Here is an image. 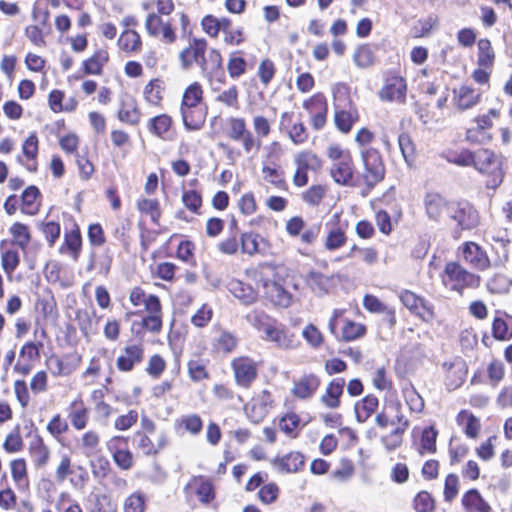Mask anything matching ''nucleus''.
<instances>
[{
    "label": "nucleus",
    "mask_w": 512,
    "mask_h": 512,
    "mask_svg": "<svg viewBox=\"0 0 512 512\" xmlns=\"http://www.w3.org/2000/svg\"><path fill=\"white\" fill-rule=\"evenodd\" d=\"M473 160L471 166L479 173L487 175L486 186L496 189L504 177L501 158L489 149H479L473 151Z\"/></svg>",
    "instance_id": "obj_1"
},
{
    "label": "nucleus",
    "mask_w": 512,
    "mask_h": 512,
    "mask_svg": "<svg viewBox=\"0 0 512 512\" xmlns=\"http://www.w3.org/2000/svg\"><path fill=\"white\" fill-rule=\"evenodd\" d=\"M334 122L336 127L343 133H348L353 125L359 120V113L356 106L348 97L347 88L339 86L334 90Z\"/></svg>",
    "instance_id": "obj_2"
},
{
    "label": "nucleus",
    "mask_w": 512,
    "mask_h": 512,
    "mask_svg": "<svg viewBox=\"0 0 512 512\" xmlns=\"http://www.w3.org/2000/svg\"><path fill=\"white\" fill-rule=\"evenodd\" d=\"M361 159L364 165L363 180L368 187H374L385 176V166L379 151L375 148H363Z\"/></svg>",
    "instance_id": "obj_3"
},
{
    "label": "nucleus",
    "mask_w": 512,
    "mask_h": 512,
    "mask_svg": "<svg viewBox=\"0 0 512 512\" xmlns=\"http://www.w3.org/2000/svg\"><path fill=\"white\" fill-rule=\"evenodd\" d=\"M375 422L380 428L397 425V429L407 430L410 426L409 420L403 414L402 404L397 398L384 401L382 411L376 415Z\"/></svg>",
    "instance_id": "obj_4"
},
{
    "label": "nucleus",
    "mask_w": 512,
    "mask_h": 512,
    "mask_svg": "<svg viewBox=\"0 0 512 512\" xmlns=\"http://www.w3.org/2000/svg\"><path fill=\"white\" fill-rule=\"evenodd\" d=\"M227 136L232 141L240 142L247 154L253 150L258 151L261 147V141L247 128L245 119L241 117L228 119Z\"/></svg>",
    "instance_id": "obj_5"
},
{
    "label": "nucleus",
    "mask_w": 512,
    "mask_h": 512,
    "mask_svg": "<svg viewBox=\"0 0 512 512\" xmlns=\"http://www.w3.org/2000/svg\"><path fill=\"white\" fill-rule=\"evenodd\" d=\"M444 282L452 283V288L455 290H462L464 288H475L480 285L481 277L476 275L457 262H449L444 269Z\"/></svg>",
    "instance_id": "obj_6"
},
{
    "label": "nucleus",
    "mask_w": 512,
    "mask_h": 512,
    "mask_svg": "<svg viewBox=\"0 0 512 512\" xmlns=\"http://www.w3.org/2000/svg\"><path fill=\"white\" fill-rule=\"evenodd\" d=\"M448 217L462 230H471L479 223L477 211L468 202H453Z\"/></svg>",
    "instance_id": "obj_7"
},
{
    "label": "nucleus",
    "mask_w": 512,
    "mask_h": 512,
    "mask_svg": "<svg viewBox=\"0 0 512 512\" xmlns=\"http://www.w3.org/2000/svg\"><path fill=\"white\" fill-rule=\"evenodd\" d=\"M463 261L473 269L485 271L491 267L486 251L477 243L468 241L460 247Z\"/></svg>",
    "instance_id": "obj_8"
},
{
    "label": "nucleus",
    "mask_w": 512,
    "mask_h": 512,
    "mask_svg": "<svg viewBox=\"0 0 512 512\" xmlns=\"http://www.w3.org/2000/svg\"><path fill=\"white\" fill-rule=\"evenodd\" d=\"M303 108L309 113L311 125L315 130H321L327 120L328 104L321 93L314 94L303 102Z\"/></svg>",
    "instance_id": "obj_9"
},
{
    "label": "nucleus",
    "mask_w": 512,
    "mask_h": 512,
    "mask_svg": "<svg viewBox=\"0 0 512 512\" xmlns=\"http://www.w3.org/2000/svg\"><path fill=\"white\" fill-rule=\"evenodd\" d=\"M406 92L405 79L398 75H392L386 78L384 86L378 92V97L382 101L404 103Z\"/></svg>",
    "instance_id": "obj_10"
},
{
    "label": "nucleus",
    "mask_w": 512,
    "mask_h": 512,
    "mask_svg": "<svg viewBox=\"0 0 512 512\" xmlns=\"http://www.w3.org/2000/svg\"><path fill=\"white\" fill-rule=\"evenodd\" d=\"M207 52V42L204 38H189L188 46L180 53L181 65L188 69L193 63L200 65Z\"/></svg>",
    "instance_id": "obj_11"
},
{
    "label": "nucleus",
    "mask_w": 512,
    "mask_h": 512,
    "mask_svg": "<svg viewBox=\"0 0 512 512\" xmlns=\"http://www.w3.org/2000/svg\"><path fill=\"white\" fill-rule=\"evenodd\" d=\"M452 203L435 192L427 193L424 198L426 214L429 219L434 221H440L443 216H448Z\"/></svg>",
    "instance_id": "obj_12"
},
{
    "label": "nucleus",
    "mask_w": 512,
    "mask_h": 512,
    "mask_svg": "<svg viewBox=\"0 0 512 512\" xmlns=\"http://www.w3.org/2000/svg\"><path fill=\"white\" fill-rule=\"evenodd\" d=\"M144 359L142 344L127 345L116 359V367L121 372H130Z\"/></svg>",
    "instance_id": "obj_13"
},
{
    "label": "nucleus",
    "mask_w": 512,
    "mask_h": 512,
    "mask_svg": "<svg viewBox=\"0 0 512 512\" xmlns=\"http://www.w3.org/2000/svg\"><path fill=\"white\" fill-rule=\"evenodd\" d=\"M199 67L201 68L202 74L208 80L216 79L219 82H224L225 74L222 67V57L217 50L211 49L208 54L205 55Z\"/></svg>",
    "instance_id": "obj_14"
},
{
    "label": "nucleus",
    "mask_w": 512,
    "mask_h": 512,
    "mask_svg": "<svg viewBox=\"0 0 512 512\" xmlns=\"http://www.w3.org/2000/svg\"><path fill=\"white\" fill-rule=\"evenodd\" d=\"M232 368L234 370L236 381L243 387H248L257 376L255 362L248 357H239L233 360Z\"/></svg>",
    "instance_id": "obj_15"
},
{
    "label": "nucleus",
    "mask_w": 512,
    "mask_h": 512,
    "mask_svg": "<svg viewBox=\"0 0 512 512\" xmlns=\"http://www.w3.org/2000/svg\"><path fill=\"white\" fill-rule=\"evenodd\" d=\"M400 300L405 307H407L414 314L419 316L426 322L433 318V310L425 303V301L417 296L415 293L405 290L400 294Z\"/></svg>",
    "instance_id": "obj_16"
},
{
    "label": "nucleus",
    "mask_w": 512,
    "mask_h": 512,
    "mask_svg": "<svg viewBox=\"0 0 512 512\" xmlns=\"http://www.w3.org/2000/svg\"><path fill=\"white\" fill-rule=\"evenodd\" d=\"M345 387V379L337 377L327 385L325 392L320 397V402L329 409H337L341 405V396Z\"/></svg>",
    "instance_id": "obj_17"
},
{
    "label": "nucleus",
    "mask_w": 512,
    "mask_h": 512,
    "mask_svg": "<svg viewBox=\"0 0 512 512\" xmlns=\"http://www.w3.org/2000/svg\"><path fill=\"white\" fill-rule=\"evenodd\" d=\"M272 465L282 473H297L305 465V457L302 453L293 451L282 457L272 460Z\"/></svg>",
    "instance_id": "obj_18"
},
{
    "label": "nucleus",
    "mask_w": 512,
    "mask_h": 512,
    "mask_svg": "<svg viewBox=\"0 0 512 512\" xmlns=\"http://www.w3.org/2000/svg\"><path fill=\"white\" fill-rule=\"evenodd\" d=\"M480 99L481 93L469 86L463 85L453 90V102L460 111L471 109Z\"/></svg>",
    "instance_id": "obj_19"
},
{
    "label": "nucleus",
    "mask_w": 512,
    "mask_h": 512,
    "mask_svg": "<svg viewBox=\"0 0 512 512\" xmlns=\"http://www.w3.org/2000/svg\"><path fill=\"white\" fill-rule=\"evenodd\" d=\"M330 175L339 185L353 186L354 163L352 157L339 163H332Z\"/></svg>",
    "instance_id": "obj_20"
},
{
    "label": "nucleus",
    "mask_w": 512,
    "mask_h": 512,
    "mask_svg": "<svg viewBox=\"0 0 512 512\" xmlns=\"http://www.w3.org/2000/svg\"><path fill=\"white\" fill-rule=\"evenodd\" d=\"M81 357L79 355H67L64 359L52 357L49 360V368L54 376H68L79 366Z\"/></svg>",
    "instance_id": "obj_21"
},
{
    "label": "nucleus",
    "mask_w": 512,
    "mask_h": 512,
    "mask_svg": "<svg viewBox=\"0 0 512 512\" xmlns=\"http://www.w3.org/2000/svg\"><path fill=\"white\" fill-rule=\"evenodd\" d=\"M183 124L187 130L195 131L202 128L206 119L203 106L181 107Z\"/></svg>",
    "instance_id": "obj_22"
},
{
    "label": "nucleus",
    "mask_w": 512,
    "mask_h": 512,
    "mask_svg": "<svg viewBox=\"0 0 512 512\" xmlns=\"http://www.w3.org/2000/svg\"><path fill=\"white\" fill-rule=\"evenodd\" d=\"M320 386V379L315 374L302 376L294 382L292 393L301 399H307L313 396Z\"/></svg>",
    "instance_id": "obj_23"
},
{
    "label": "nucleus",
    "mask_w": 512,
    "mask_h": 512,
    "mask_svg": "<svg viewBox=\"0 0 512 512\" xmlns=\"http://www.w3.org/2000/svg\"><path fill=\"white\" fill-rule=\"evenodd\" d=\"M68 417L76 430H83L87 426L89 411L80 397L70 403Z\"/></svg>",
    "instance_id": "obj_24"
},
{
    "label": "nucleus",
    "mask_w": 512,
    "mask_h": 512,
    "mask_svg": "<svg viewBox=\"0 0 512 512\" xmlns=\"http://www.w3.org/2000/svg\"><path fill=\"white\" fill-rule=\"evenodd\" d=\"M266 340L274 342L280 348H292L296 346L294 334L290 333L282 325L275 322L266 333Z\"/></svg>",
    "instance_id": "obj_25"
},
{
    "label": "nucleus",
    "mask_w": 512,
    "mask_h": 512,
    "mask_svg": "<svg viewBox=\"0 0 512 512\" xmlns=\"http://www.w3.org/2000/svg\"><path fill=\"white\" fill-rule=\"evenodd\" d=\"M124 438L120 436L113 437L108 442V449L113 454L115 463L123 470H128L133 465V457L130 451L120 449V444L124 442Z\"/></svg>",
    "instance_id": "obj_26"
},
{
    "label": "nucleus",
    "mask_w": 512,
    "mask_h": 512,
    "mask_svg": "<svg viewBox=\"0 0 512 512\" xmlns=\"http://www.w3.org/2000/svg\"><path fill=\"white\" fill-rule=\"evenodd\" d=\"M147 315L142 318L141 326L154 334H158L162 330V307L161 303L151 301L148 305Z\"/></svg>",
    "instance_id": "obj_27"
},
{
    "label": "nucleus",
    "mask_w": 512,
    "mask_h": 512,
    "mask_svg": "<svg viewBox=\"0 0 512 512\" xmlns=\"http://www.w3.org/2000/svg\"><path fill=\"white\" fill-rule=\"evenodd\" d=\"M172 127V118L167 114H161L151 118L148 122L149 131L155 136L169 141L172 140L170 133Z\"/></svg>",
    "instance_id": "obj_28"
},
{
    "label": "nucleus",
    "mask_w": 512,
    "mask_h": 512,
    "mask_svg": "<svg viewBox=\"0 0 512 512\" xmlns=\"http://www.w3.org/2000/svg\"><path fill=\"white\" fill-rule=\"evenodd\" d=\"M29 453L35 467L37 468L46 466L50 458V450L44 444L43 439L40 436H35L30 442Z\"/></svg>",
    "instance_id": "obj_29"
},
{
    "label": "nucleus",
    "mask_w": 512,
    "mask_h": 512,
    "mask_svg": "<svg viewBox=\"0 0 512 512\" xmlns=\"http://www.w3.org/2000/svg\"><path fill=\"white\" fill-rule=\"evenodd\" d=\"M378 405L379 400L373 394H369L363 399L357 401L354 406L357 421L360 423L366 422L376 411Z\"/></svg>",
    "instance_id": "obj_30"
},
{
    "label": "nucleus",
    "mask_w": 512,
    "mask_h": 512,
    "mask_svg": "<svg viewBox=\"0 0 512 512\" xmlns=\"http://www.w3.org/2000/svg\"><path fill=\"white\" fill-rule=\"evenodd\" d=\"M440 156L451 164L470 167L473 164V151L466 148L445 149Z\"/></svg>",
    "instance_id": "obj_31"
},
{
    "label": "nucleus",
    "mask_w": 512,
    "mask_h": 512,
    "mask_svg": "<svg viewBox=\"0 0 512 512\" xmlns=\"http://www.w3.org/2000/svg\"><path fill=\"white\" fill-rule=\"evenodd\" d=\"M265 294L272 303L281 307H288L291 304V295L277 282L264 283Z\"/></svg>",
    "instance_id": "obj_32"
},
{
    "label": "nucleus",
    "mask_w": 512,
    "mask_h": 512,
    "mask_svg": "<svg viewBox=\"0 0 512 512\" xmlns=\"http://www.w3.org/2000/svg\"><path fill=\"white\" fill-rule=\"evenodd\" d=\"M462 505L467 512H490V505L477 489H470L462 497Z\"/></svg>",
    "instance_id": "obj_33"
},
{
    "label": "nucleus",
    "mask_w": 512,
    "mask_h": 512,
    "mask_svg": "<svg viewBox=\"0 0 512 512\" xmlns=\"http://www.w3.org/2000/svg\"><path fill=\"white\" fill-rule=\"evenodd\" d=\"M188 487H195V493L202 503H209L215 498L213 484L203 476L193 477Z\"/></svg>",
    "instance_id": "obj_34"
},
{
    "label": "nucleus",
    "mask_w": 512,
    "mask_h": 512,
    "mask_svg": "<svg viewBox=\"0 0 512 512\" xmlns=\"http://www.w3.org/2000/svg\"><path fill=\"white\" fill-rule=\"evenodd\" d=\"M118 118L120 121L129 125H137L139 123L141 113L132 98L125 99L121 102Z\"/></svg>",
    "instance_id": "obj_35"
},
{
    "label": "nucleus",
    "mask_w": 512,
    "mask_h": 512,
    "mask_svg": "<svg viewBox=\"0 0 512 512\" xmlns=\"http://www.w3.org/2000/svg\"><path fill=\"white\" fill-rule=\"evenodd\" d=\"M38 143L39 141L36 133H32L22 145L23 156L27 159V163L24 165L30 172H35L37 170L35 160L38 154Z\"/></svg>",
    "instance_id": "obj_36"
},
{
    "label": "nucleus",
    "mask_w": 512,
    "mask_h": 512,
    "mask_svg": "<svg viewBox=\"0 0 512 512\" xmlns=\"http://www.w3.org/2000/svg\"><path fill=\"white\" fill-rule=\"evenodd\" d=\"M108 61V53L98 50L90 58L83 62V71L86 75H100L104 64Z\"/></svg>",
    "instance_id": "obj_37"
},
{
    "label": "nucleus",
    "mask_w": 512,
    "mask_h": 512,
    "mask_svg": "<svg viewBox=\"0 0 512 512\" xmlns=\"http://www.w3.org/2000/svg\"><path fill=\"white\" fill-rule=\"evenodd\" d=\"M40 197V191L36 186L27 187L21 196L22 200V211L26 214L34 215L39 210L38 198Z\"/></svg>",
    "instance_id": "obj_38"
},
{
    "label": "nucleus",
    "mask_w": 512,
    "mask_h": 512,
    "mask_svg": "<svg viewBox=\"0 0 512 512\" xmlns=\"http://www.w3.org/2000/svg\"><path fill=\"white\" fill-rule=\"evenodd\" d=\"M457 423L464 427V432L469 438H476L480 431V422L477 417L467 410H462L457 415Z\"/></svg>",
    "instance_id": "obj_39"
},
{
    "label": "nucleus",
    "mask_w": 512,
    "mask_h": 512,
    "mask_svg": "<svg viewBox=\"0 0 512 512\" xmlns=\"http://www.w3.org/2000/svg\"><path fill=\"white\" fill-rule=\"evenodd\" d=\"M477 46V63L479 67L492 68L495 61V52L492 48L491 42L488 39H480L477 43Z\"/></svg>",
    "instance_id": "obj_40"
},
{
    "label": "nucleus",
    "mask_w": 512,
    "mask_h": 512,
    "mask_svg": "<svg viewBox=\"0 0 512 512\" xmlns=\"http://www.w3.org/2000/svg\"><path fill=\"white\" fill-rule=\"evenodd\" d=\"M230 291L245 305H250L257 300V293L253 288L242 282H232L230 284Z\"/></svg>",
    "instance_id": "obj_41"
},
{
    "label": "nucleus",
    "mask_w": 512,
    "mask_h": 512,
    "mask_svg": "<svg viewBox=\"0 0 512 512\" xmlns=\"http://www.w3.org/2000/svg\"><path fill=\"white\" fill-rule=\"evenodd\" d=\"M247 321L258 331H262L265 335L276 322L266 313L260 310H253L246 316Z\"/></svg>",
    "instance_id": "obj_42"
},
{
    "label": "nucleus",
    "mask_w": 512,
    "mask_h": 512,
    "mask_svg": "<svg viewBox=\"0 0 512 512\" xmlns=\"http://www.w3.org/2000/svg\"><path fill=\"white\" fill-rule=\"evenodd\" d=\"M203 89L198 82L189 85L182 97L181 107L202 106Z\"/></svg>",
    "instance_id": "obj_43"
},
{
    "label": "nucleus",
    "mask_w": 512,
    "mask_h": 512,
    "mask_svg": "<svg viewBox=\"0 0 512 512\" xmlns=\"http://www.w3.org/2000/svg\"><path fill=\"white\" fill-rule=\"evenodd\" d=\"M305 282L316 294H325L329 287V278L317 271H310L305 276Z\"/></svg>",
    "instance_id": "obj_44"
},
{
    "label": "nucleus",
    "mask_w": 512,
    "mask_h": 512,
    "mask_svg": "<svg viewBox=\"0 0 512 512\" xmlns=\"http://www.w3.org/2000/svg\"><path fill=\"white\" fill-rule=\"evenodd\" d=\"M263 179L279 189L286 188L284 171L277 166L264 165L262 167Z\"/></svg>",
    "instance_id": "obj_45"
},
{
    "label": "nucleus",
    "mask_w": 512,
    "mask_h": 512,
    "mask_svg": "<svg viewBox=\"0 0 512 512\" xmlns=\"http://www.w3.org/2000/svg\"><path fill=\"white\" fill-rule=\"evenodd\" d=\"M347 242V236L341 227H333L328 231L324 247L329 251H335L343 247Z\"/></svg>",
    "instance_id": "obj_46"
},
{
    "label": "nucleus",
    "mask_w": 512,
    "mask_h": 512,
    "mask_svg": "<svg viewBox=\"0 0 512 512\" xmlns=\"http://www.w3.org/2000/svg\"><path fill=\"white\" fill-rule=\"evenodd\" d=\"M295 163L304 170L317 171L322 167V161L311 151H303L295 156Z\"/></svg>",
    "instance_id": "obj_47"
},
{
    "label": "nucleus",
    "mask_w": 512,
    "mask_h": 512,
    "mask_svg": "<svg viewBox=\"0 0 512 512\" xmlns=\"http://www.w3.org/2000/svg\"><path fill=\"white\" fill-rule=\"evenodd\" d=\"M247 70V62L240 55V52H234L230 54L227 62V71L229 76L233 79H237L245 74Z\"/></svg>",
    "instance_id": "obj_48"
},
{
    "label": "nucleus",
    "mask_w": 512,
    "mask_h": 512,
    "mask_svg": "<svg viewBox=\"0 0 512 512\" xmlns=\"http://www.w3.org/2000/svg\"><path fill=\"white\" fill-rule=\"evenodd\" d=\"M438 432L433 427H427L423 430L421 439H420V448L419 453L424 455L425 453H435L436 452V439Z\"/></svg>",
    "instance_id": "obj_49"
},
{
    "label": "nucleus",
    "mask_w": 512,
    "mask_h": 512,
    "mask_svg": "<svg viewBox=\"0 0 512 512\" xmlns=\"http://www.w3.org/2000/svg\"><path fill=\"white\" fill-rule=\"evenodd\" d=\"M487 288L491 293L503 294L509 291L512 280L502 273H497L487 281Z\"/></svg>",
    "instance_id": "obj_50"
},
{
    "label": "nucleus",
    "mask_w": 512,
    "mask_h": 512,
    "mask_svg": "<svg viewBox=\"0 0 512 512\" xmlns=\"http://www.w3.org/2000/svg\"><path fill=\"white\" fill-rule=\"evenodd\" d=\"M10 233L13 236V243L25 250L31 239L28 227L17 222L11 226Z\"/></svg>",
    "instance_id": "obj_51"
},
{
    "label": "nucleus",
    "mask_w": 512,
    "mask_h": 512,
    "mask_svg": "<svg viewBox=\"0 0 512 512\" xmlns=\"http://www.w3.org/2000/svg\"><path fill=\"white\" fill-rule=\"evenodd\" d=\"M146 501V495L143 492L136 491L125 499L124 512H144Z\"/></svg>",
    "instance_id": "obj_52"
},
{
    "label": "nucleus",
    "mask_w": 512,
    "mask_h": 512,
    "mask_svg": "<svg viewBox=\"0 0 512 512\" xmlns=\"http://www.w3.org/2000/svg\"><path fill=\"white\" fill-rule=\"evenodd\" d=\"M364 307L373 313H388L390 315V323H395L394 311L388 309L376 296L366 295L363 299Z\"/></svg>",
    "instance_id": "obj_53"
},
{
    "label": "nucleus",
    "mask_w": 512,
    "mask_h": 512,
    "mask_svg": "<svg viewBox=\"0 0 512 512\" xmlns=\"http://www.w3.org/2000/svg\"><path fill=\"white\" fill-rule=\"evenodd\" d=\"M100 444V436L97 432L90 430L85 432L80 440V448L86 456L93 455Z\"/></svg>",
    "instance_id": "obj_54"
},
{
    "label": "nucleus",
    "mask_w": 512,
    "mask_h": 512,
    "mask_svg": "<svg viewBox=\"0 0 512 512\" xmlns=\"http://www.w3.org/2000/svg\"><path fill=\"white\" fill-rule=\"evenodd\" d=\"M20 263V256L16 249L9 248L3 251L1 256V264L4 272L11 276L12 273L16 270Z\"/></svg>",
    "instance_id": "obj_55"
},
{
    "label": "nucleus",
    "mask_w": 512,
    "mask_h": 512,
    "mask_svg": "<svg viewBox=\"0 0 512 512\" xmlns=\"http://www.w3.org/2000/svg\"><path fill=\"white\" fill-rule=\"evenodd\" d=\"M129 299L134 306L144 305L145 311L149 310L148 305L151 303V301L160 303V300L156 295H147L140 287H135L131 290Z\"/></svg>",
    "instance_id": "obj_56"
},
{
    "label": "nucleus",
    "mask_w": 512,
    "mask_h": 512,
    "mask_svg": "<svg viewBox=\"0 0 512 512\" xmlns=\"http://www.w3.org/2000/svg\"><path fill=\"white\" fill-rule=\"evenodd\" d=\"M204 32H226L230 26L228 19H217L212 15H207L201 22Z\"/></svg>",
    "instance_id": "obj_57"
},
{
    "label": "nucleus",
    "mask_w": 512,
    "mask_h": 512,
    "mask_svg": "<svg viewBox=\"0 0 512 512\" xmlns=\"http://www.w3.org/2000/svg\"><path fill=\"white\" fill-rule=\"evenodd\" d=\"M276 73L275 64L268 58L263 59L258 67L257 75L263 86L267 87Z\"/></svg>",
    "instance_id": "obj_58"
},
{
    "label": "nucleus",
    "mask_w": 512,
    "mask_h": 512,
    "mask_svg": "<svg viewBox=\"0 0 512 512\" xmlns=\"http://www.w3.org/2000/svg\"><path fill=\"white\" fill-rule=\"evenodd\" d=\"M118 46L124 52H138L141 49L139 34H120Z\"/></svg>",
    "instance_id": "obj_59"
},
{
    "label": "nucleus",
    "mask_w": 512,
    "mask_h": 512,
    "mask_svg": "<svg viewBox=\"0 0 512 512\" xmlns=\"http://www.w3.org/2000/svg\"><path fill=\"white\" fill-rule=\"evenodd\" d=\"M299 424V416L295 413H288L280 420L279 427L285 434L295 437L298 434Z\"/></svg>",
    "instance_id": "obj_60"
},
{
    "label": "nucleus",
    "mask_w": 512,
    "mask_h": 512,
    "mask_svg": "<svg viewBox=\"0 0 512 512\" xmlns=\"http://www.w3.org/2000/svg\"><path fill=\"white\" fill-rule=\"evenodd\" d=\"M81 234L78 228L73 229L65 234L64 245L71 252L73 258L76 260L81 250Z\"/></svg>",
    "instance_id": "obj_61"
},
{
    "label": "nucleus",
    "mask_w": 512,
    "mask_h": 512,
    "mask_svg": "<svg viewBox=\"0 0 512 512\" xmlns=\"http://www.w3.org/2000/svg\"><path fill=\"white\" fill-rule=\"evenodd\" d=\"M355 64L360 68H368L374 64L375 58L368 46H360L353 56Z\"/></svg>",
    "instance_id": "obj_62"
},
{
    "label": "nucleus",
    "mask_w": 512,
    "mask_h": 512,
    "mask_svg": "<svg viewBox=\"0 0 512 512\" xmlns=\"http://www.w3.org/2000/svg\"><path fill=\"white\" fill-rule=\"evenodd\" d=\"M179 424L183 426L185 430L191 433L192 435L199 434L203 427L202 419L197 414L182 416L179 420Z\"/></svg>",
    "instance_id": "obj_63"
},
{
    "label": "nucleus",
    "mask_w": 512,
    "mask_h": 512,
    "mask_svg": "<svg viewBox=\"0 0 512 512\" xmlns=\"http://www.w3.org/2000/svg\"><path fill=\"white\" fill-rule=\"evenodd\" d=\"M414 509L417 512H431L434 510V500L427 491L419 492L413 501Z\"/></svg>",
    "instance_id": "obj_64"
}]
</instances>
